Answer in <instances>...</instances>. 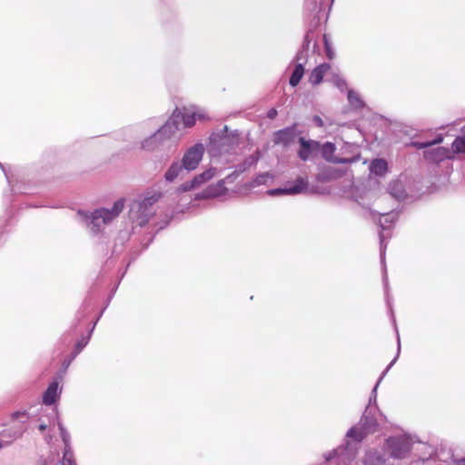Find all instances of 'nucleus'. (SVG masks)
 Wrapping results in <instances>:
<instances>
[{"instance_id":"72a5a7b5","label":"nucleus","mask_w":465,"mask_h":465,"mask_svg":"<svg viewBox=\"0 0 465 465\" xmlns=\"http://www.w3.org/2000/svg\"><path fill=\"white\" fill-rule=\"evenodd\" d=\"M62 465H76L71 446L64 449Z\"/></svg>"},{"instance_id":"ddd939ff","label":"nucleus","mask_w":465,"mask_h":465,"mask_svg":"<svg viewBox=\"0 0 465 465\" xmlns=\"http://www.w3.org/2000/svg\"><path fill=\"white\" fill-rule=\"evenodd\" d=\"M364 465H391L390 463V458L384 451L383 447L381 449H370L365 452L363 458Z\"/></svg>"},{"instance_id":"79ce46f5","label":"nucleus","mask_w":465,"mask_h":465,"mask_svg":"<svg viewBox=\"0 0 465 465\" xmlns=\"http://www.w3.org/2000/svg\"><path fill=\"white\" fill-rule=\"evenodd\" d=\"M76 358V356H74L73 353H70L68 356H66L63 362H62V372L64 373L66 372L68 367L70 366V364L73 362V361Z\"/></svg>"},{"instance_id":"2f4dec72","label":"nucleus","mask_w":465,"mask_h":465,"mask_svg":"<svg viewBox=\"0 0 465 465\" xmlns=\"http://www.w3.org/2000/svg\"><path fill=\"white\" fill-rule=\"evenodd\" d=\"M27 430V427L25 426H21V427H18V428H11V429H8V430H5L2 432V435L4 437L5 436H8L12 439H19L23 436V434Z\"/></svg>"},{"instance_id":"4468645a","label":"nucleus","mask_w":465,"mask_h":465,"mask_svg":"<svg viewBox=\"0 0 465 465\" xmlns=\"http://www.w3.org/2000/svg\"><path fill=\"white\" fill-rule=\"evenodd\" d=\"M300 149L298 156L302 161H308L312 155L320 150L321 143L314 140H306L304 137L299 138Z\"/></svg>"},{"instance_id":"39448f33","label":"nucleus","mask_w":465,"mask_h":465,"mask_svg":"<svg viewBox=\"0 0 465 465\" xmlns=\"http://www.w3.org/2000/svg\"><path fill=\"white\" fill-rule=\"evenodd\" d=\"M384 419L385 417L378 410L377 406H367L359 422L346 432V437L357 439L358 441H363L368 435L379 430L380 425Z\"/></svg>"},{"instance_id":"2eb2a0df","label":"nucleus","mask_w":465,"mask_h":465,"mask_svg":"<svg viewBox=\"0 0 465 465\" xmlns=\"http://www.w3.org/2000/svg\"><path fill=\"white\" fill-rule=\"evenodd\" d=\"M224 184H225V180H220L216 183L210 184L201 193H198L195 196V198L196 199H209V198H216V197L224 195L228 191Z\"/></svg>"},{"instance_id":"a211bd4d","label":"nucleus","mask_w":465,"mask_h":465,"mask_svg":"<svg viewBox=\"0 0 465 465\" xmlns=\"http://www.w3.org/2000/svg\"><path fill=\"white\" fill-rule=\"evenodd\" d=\"M175 115H177V118L175 119V125L177 126V131L180 129L181 124H183L184 128H191L195 124L196 114L193 112H181L178 109H176L168 120H172Z\"/></svg>"},{"instance_id":"412c9836","label":"nucleus","mask_w":465,"mask_h":465,"mask_svg":"<svg viewBox=\"0 0 465 465\" xmlns=\"http://www.w3.org/2000/svg\"><path fill=\"white\" fill-rule=\"evenodd\" d=\"M369 169L374 175L382 177L388 172V163L383 158H376L371 162Z\"/></svg>"},{"instance_id":"dca6fc26","label":"nucleus","mask_w":465,"mask_h":465,"mask_svg":"<svg viewBox=\"0 0 465 465\" xmlns=\"http://www.w3.org/2000/svg\"><path fill=\"white\" fill-rule=\"evenodd\" d=\"M62 393V388L59 386V381L54 380L43 393V403L46 406L54 404Z\"/></svg>"},{"instance_id":"58836bf2","label":"nucleus","mask_w":465,"mask_h":465,"mask_svg":"<svg viewBox=\"0 0 465 465\" xmlns=\"http://www.w3.org/2000/svg\"><path fill=\"white\" fill-rule=\"evenodd\" d=\"M59 430H60V436L62 438V440L64 444V448H67V446H71L70 444V434L65 430V428L63 426L62 423H59Z\"/></svg>"},{"instance_id":"09e8293b","label":"nucleus","mask_w":465,"mask_h":465,"mask_svg":"<svg viewBox=\"0 0 465 465\" xmlns=\"http://www.w3.org/2000/svg\"><path fill=\"white\" fill-rule=\"evenodd\" d=\"M376 401H377V396L371 394L368 406H377Z\"/></svg>"},{"instance_id":"de8ad7c7","label":"nucleus","mask_w":465,"mask_h":465,"mask_svg":"<svg viewBox=\"0 0 465 465\" xmlns=\"http://www.w3.org/2000/svg\"><path fill=\"white\" fill-rule=\"evenodd\" d=\"M350 162H351V160L348 159V158H338V157H335L331 163H348Z\"/></svg>"},{"instance_id":"37998d69","label":"nucleus","mask_w":465,"mask_h":465,"mask_svg":"<svg viewBox=\"0 0 465 465\" xmlns=\"http://www.w3.org/2000/svg\"><path fill=\"white\" fill-rule=\"evenodd\" d=\"M323 38H324V45H325V49H326L327 56H328L330 59H331V58H332V55H333V53H332V51H331V46H330V44H329V42H328V40H327L326 35H324V36H323Z\"/></svg>"},{"instance_id":"20e7f679","label":"nucleus","mask_w":465,"mask_h":465,"mask_svg":"<svg viewBox=\"0 0 465 465\" xmlns=\"http://www.w3.org/2000/svg\"><path fill=\"white\" fill-rule=\"evenodd\" d=\"M92 307H93V305L89 301H84L83 302L82 306L80 307V309L77 311L75 317H74V321L72 322V324H71L69 330L62 337L63 341L66 345H68L71 343V341L74 336H76L78 334L81 335V338L75 342L74 350L71 352L74 354V356H77L84 350V348L88 344V342L91 339L92 333L95 328V325L103 314V311H102L101 313L96 318V320L94 322V323H93L92 327L90 328V330L88 331V332L86 334H84L83 330H82V324H83L84 320L89 314Z\"/></svg>"},{"instance_id":"7c9ffc66","label":"nucleus","mask_w":465,"mask_h":465,"mask_svg":"<svg viewBox=\"0 0 465 465\" xmlns=\"http://www.w3.org/2000/svg\"><path fill=\"white\" fill-rule=\"evenodd\" d=\"M215 169L210 168L203 173L196 175L193 177L194 182L196 183L197 186L206 183L210 179H212L214 176Z\"/></svg>"},{"instance_id":"bb28decb","label":"nucleus","mask_w":465,"mask_h":465,"mask_svg":"<svg viewBox=\"0 0 465 465\" xmlns=\"http://www.w3.org/2000/svg\"><path fill=\"white\" fill-rule=\"evenodd\" d=\"M321 154L324 160L331 163L335 158L334 153L336 151V146L333 143L326 142L323 144H321L320 150Z\"/></svg>"},{"instance_id":"c9c22d12","label":"nucleus","mask_w":465,"mask_h":465,"mask_svg":"<svg viewBox=\"0 0 465 465\" xmlns=\"http://www.w3.org/2000/svg\"><path fill=\"white\" fill-rule=\"evenodd\" d=\"M452 149L455 153H465V135L455 138L452 143Z\"/></svg>"},{"instance_id":"c85d7f7f","label":"nucleus","mask_w":465,"mask_h":465,"mask_svg":"<svg viewBox=\"0 0 465 465\" xmlns=\"http://www.w3.org/2000/svg\"><path fill=\"white\" fill-rule=\"evenodd\" d=\"M183 170L184 169L179 162H173L164 173L165 180L167 182L174 181Z\"/></svg>"},{"instance_id":"f8f14e48","label":"nucleus","mask_w":465,"mask_h":465,"mask_svg":"<svg viewBox=\"0 0 465 465\" xmlns=\"http://www.w3.org/2000/svg\"><path fill=\"white\" fill-rule=\"evenodd\" d=\"M204 147L203 143H195L186 150L182 159V166L187 172L195 170L203 159Z\"/></svg>"},{"instance_id":"6e6d98bb","label":"nucleus","mask_w":465,"mask_h":465,"mask_svg":"<svg viewBox=\"0 0 465 465\" xmlns=\"http://www.w3.org/2000/svg\"><path fill=\"white\" fill-rule=\"evenodd\" d=\"M387 303L389 304V306L391 307V304H390V301H389V298L387 297Z\"/></svg>"},{"instance_id":"a18cd8bd","label":"nucleus","mask_w":465,"mask_h":465,"mask_svg":"<svg viewBox=\"0 0 465 465\" xmlns=\"http://www.w3.org/2000/svg\"><path fill=\"white\" fill-rule=\"evenodd\" d=\"M312 121L318 127L323 126V121L319 115H314Z\"/></svg>"},{"instance_id":"f704fd0d","label":"nucleus","mask_w":465,"mask_h":465,"mask_svg":"<svg viewBox=\"0 0 465 465\" xmlns=\"http://www.w3.org/2000/svg\"><path fill=\"white\" fill-rule=\"evenodd\" d=\"M442 140H443L442 137H439V138H436L433 141H430V142L413 141L411 143V145L416 149H424V148H428L433 144L440 143L442 142Z\"/></svg>"},{"instance_id":"8fccbe9b","label":"nucleus","mask_w":465,"mask_h":465,"mask_svg":"<svg viewBox=\"0 0 465 465\" xmlns=\"http://www.w3.org/2000/svg\"><path fill=\"white\" fill-rule=\"evenodd\" d=\"M194 113L196 114V119L204 120V119L207 118L204 113H202L200 111H197V112H194Z\"/></svg>"},{"instance_id":"423d86ee","label":"nucleus","mask_w":465,"mask_h":465,"mask_svg":"<svg viewBox=\"0 0 465 465\" xmlns=\"http://www.w3.org/2000/svg\"><path fill=\"white\" fill-rule=\"evenodd\" d=\"M357 439L347 438L344 443L334 449L332 451L324 454L326 463L336 465H350L357 457L361 444Z\"/></svg>"},{"instance_id":"a878e982","label":"nucleus","mask_w":465,"mask_h":465,"mask_svg":"<svg viewBox=\"0 0 465 465\" xmlns=\"http://www.w3.org/2000/svg\"><path fill=\"white\" fill-rule=\"evenodd\" d=\"M447 151L443 147H438L431 150H427L424 152V157L430 161L439 163L443 161L446 158Z\"/></svg>"},{"instance_id":"9d476101","label":"nucleus","mask_w":465,"mask_h":465,"mask_svg":"<svg viewBox=\"0 0 465 465\" xmlns=\"http://www.w3.org/2000/svg\"><path fill=\"white\" fill-rule=\"evenodd\" d=\"M175 115L172 120H168L160 129L153 135L142 142V148L146 151L154 150L164 139L170 138L177 131L175 125Z\"/></svg>"},{"instance_id":"ea45409f","label":"nucleus","mask_w":465,"mask_h":465,"mask_svg":"<svg viewBox=\"0 0 465 465\" xmlns=\"http://www.w3.org/2000/svg\"><path fill=\"white\" fill-rule=\"evenodd\" d=\"M305 8L308 11L318 13L321 6L318 5L317 0H305Z\"/></svg>"},{"instance_id":"4be33fe9","label":"nucleus","mask_w":465,"mask_h":465,"mask_svg":"<svg viewBox=\"0 0 465 465\" xmlns=\"http://www.w3.org/2000/svg\"><path fill=\"white\" fill-rule=\"evenodd\" d=\"M331 69V65L329 64L323 63L320 65H318L316 68L312 70L309 76V82L313 84H319L322 79L324 74L327 71Z\"/></svg>"},{"instance_id":"393cba45","label":"nucleus","mask_w":465,"mask_h":465,"mask_svg":"<svg viewBox=\"0 0 465 465\" xmlns=\"http://www.w3.org/2000/svg\"><path fill=\"white\" fill-rule=\"evenodd\" d=\"M396 334H397V343H398V346H397V353H396V356L394 357V359L390 362V364L386 367V369L381 372L378 381L376 382L375 386L373 387L372 391H371V395H376L377 396V389L379 387V384L380 382L382 381V379L385 377V375L387 374V372L389 371V370L395 364V362L397 361L398 360V357L401 353V341H400V335H399V331L398 330L396 329Z\"/></svg>"},{"instance_id":"f03ea898","label":"nucleus","mask_w":465,"mask_h":465,"mask_svg":"<svg viewBox=\"0 0 465 465\" xmlns=\"http://www.w3.org/2000/svg\"><path fill=\"white\" fill-rule=\"evenodd\" d=\"M163 194L161 191L150 189L139 194L129 205L128 218L132 223V232L122 231L119 232L118 241H127L131 233H135L137 227H144L156 214L158 203Z\"/></svg>"},{"instance_id":"3c124183","label":"nucleus","mask_w":465,"mask_h":465,"mask_svg":"<svg viewBox=\"0 0 465 465\" xmlns=\"http://www.w3.org/2000/svg\"><path fill=\"white\" fill-rule=\"evenodd\" d=\"M456 465H465V458L455 460Z\"/></svg>"},{"instance_id":"5701e85b","label":"nucleus","mask_w":465,"mask_h":465,"mask_svg":"<svg viewBox=\"0 0 465 465\" xmlns=\"http://www.w3.org/2000/svg\"><path fill=\"white\" fill-rule=\"evenodd\" d=\"M260 159V153L255 152L254 153L247 156L242 163L235 165L234 169L236 170V173H242L245 171L249 170L252 166L256 165Z\"/></svg>"},{"instance_id":"cd10ccee","label":"nucleus","mask_w":465,"mask_h":465,"mask_svg":"<svg viewBox=\"0 0 465 465\" xmlns=\"http://www.w3.org/2000/svg\"><path fill=\"white\" fill-rule=\"evenodd\" d=\"M304 74V65L302 63L295 64L294 69L290 76L289 84L291 86L295 87L299 84L301 79Z\"/></svg>"},{"instance_id":"6e6552de","label":"nucleus","mask_w":465,"mask_h":465,"mask_svg":"<svg viewBox=\"0 0 465 465\" xmlns=\"http://www.w3.org/2000/svg\"><path fill=\"white\" fill-rule=\"evenodd\" d=\"M239 141L238 130L229 133L227 125H224L218 133H213L210 137L212 150L219 154L232 153L238 147Z\"/></svg>"},{"instance_id":"49530a36","label":"nucleus","mask_w":465,"mask_h":465,"mask_svg":"<svg viewBox=\"0 0 465 465\" xmlns=\"http://www.w3.org/2000/svg\"><path fill=\"white\" fill-rule=\"evenodd\" d=\"M277 110L275 108H271L267 113V117L269 119H274L277 116Z\"/></svg>"},{"instance_id":"7ed1b4c3","label":"nucleus","mask_w":465,"mask_h":465,"mask_svg":"<svg viewBox=\"0 0 465 465\" xmlns=\"http://www.w3.org/2000/svg\"><path fill=\"white\" fill-rule=\"evenodd\" d=\"M125 200L120 198L112 208H97L92 212L78 210L77 215L94 235L103 232V226L111 223L124 211Z\"/></svg>"},{"instance_id":"9b49d317","label":"nucleus","mask_w":465,"mask_h":465,"mask_svg":"<svg viewBox=\"0 0 465 465\" xmlns=\"http://www.w3.org/2000/svg\"><path fill=\"white\" fill-rule=\"evenodd\" d=\"M307 189L308 181L303 177H298L293 182H288L283 187L268 190L267 193L271 196L296 195L306 192Z\"/></svg>"},{"instance_id":"f257e3e1","label":"nucleus","mask_w":465,"mask_h":465,"mask_svg":"<svg viewBox=\"0 0 465 465\" xmlns=\"http://www.w3.org/2000/svg\"><path fill=\"white\" fill-rule=\"evenodd\" d=\"M163 194L161 191L150 189L139 194L129 205L128 218L132 223V232L122 231L119 232L118 241H127L131 233H135L137 227H144L156 214L158 203Z\"/></svg>"},{"instance_id":"b1692460","label":"nucleus","mask_w":465,"mask_h":465,"mask_svg":"<svg viewBox=\"0 0 465 465\" xmlns=\"http://www.w3.org/2000/svg\"><path fill=\"white\" fill-rule=\"evenodd\" d=\"M347 99L350 106L355 111L363 109L365 107V103L361 99L360 94L353 89L347 90Z\"/></svg>"},{"instance_id":"5fc2aeb1","label":"nucleus","mask_w":465,"mask_h":465,"mask_svg":"<svg viewBox=\"0 0 465 465\" xmlns=\"http://www.w3.org/2000/svg\"><path fill=\"white\" fill-rule=\"evenodd\" d=\"M153 236L151 237L150 241L143 246V249H146L149 243L153 241Z\"/></svg>"},{"instance_id":"864d4df0","label":"nucleus","mask_w":465,"mask_h":465,"mask_svg":"<svg viewBox=\"0 0 465 465\" xmlns=\"http://www.w3.org/2000/svg\"><path fill=\"white\" fill-rule=\"evenodd\" d=\"M46 428H47V425H46V424H45V423H41V424L38 426V429H39V430H41V431L45 430H46Z\"/></svg>"},{"instance_id":"473e14b6","label":"nucleus","mask_w":465,"mask_h":465,"mask_svg":"<svg viewBox=\"0 0 465 465\" xmlns=\"http://www.w3.org/2000/svg\"><path fill=\"white\" fill-rule=\"evenodd\" d=\"M0 168L3 170L5 176L6 178V181L11 187L12 191L15 193H24L21 188H16V185L14 184L15 179L13 173H11L10 170H7L1 163H0Z\"/></svg>"},{"instance_id":"a19ab883","label":"nucleus","mask_w":465,"mask_h":465,"mask_svg":"<svg viewBox=\"0 0 465 465\" xmlns=\"http://www.w3.org/2000/svg\"><path fill=\"white\" fill-rule=\"evenodd\" d=\"M197 187V184L196 183L194 182L193 179H192L191 181L189 182H185L183 183H182L179 187V191L181 192H189L194 188Z\"/></svg>"},{"instance_id":"f3484780","label":"nucleus","mask_w":465,"mask_h":465,"mask_svg":"<svg viewBox=\"0 0 465 465\" xmlns=\"http://www.w3.org/2000/svg\"><path fill=\"white\" fill-rule=\"evenodd\" d=\"M295 131L296 125L286 127L281 130H278L274 133L273 141L276 144H282L284 146H288L291 144L295 138Z\"/></svg>"},{"instance_id":"4d7b16f0","label":"nucleus","mask_w":465,"mask_h":465,"mask_svg":"<svg viewBox=\"0 0 465 465\" xmlns=\"http://www.w3.org/2000/svg\"><path fill=\"white\" fill-rule=\"evenodd\" d=\"M331 2H333V0H331Z\"/></svg>"},{"instance_id":"603ef678","label":"nucleus","mask_w":465,"mask_h":465,"mask_svg":"<svg viewBox=\"0 0 465 465\" xmlns=\"http://www.w3.org/2000/svg\"><path fill=\"white\" fill-rule=\"evenodd\" d=\"M12 441H6V442H4L3 440H0V450L5 446H8L9 444H11Z\"/></svg>"},{"instance_id":"c03bdc74","label":"nucleus","mask_w":465,"mask_h":465,"mask_svg":"<svg viewBox=\"0 0 465 465\" xmlns=\"http://www.w3.org/2000/svg\"><path fill=\"white\" fill-rule=\"evenodd\" d=\"M240 174L239 173H236V170L234 169V171L228 174L223 180H225V183H233L234 180L239 176Z\"/></svg>"},{"instance_id":"4c0bfd02","label":"nucleus","mask_w":465,"mask_h":465,"mask_svg":"<svg viewBox=\"0 0 465 465\" xmlns=\"http://www.w3.org/2000/svg\"><path fill=\"white\" fill-rule=\"evenodd\" d=\"M333 84L341 92H343L345 89H347L346 80L338 74H335L333 76Z\"/></svg>"},{"instance_id":"0eeeda50","label":"nucleus","mask_w":465,"mask_h":465,"mask_svg":"<svg viewBox=\"0 0 465 465\" xmlns=\"http://www.w3.org/2000/svg\"><path fill=\"white\" fill-rule=\"evenodd\" d=\"M414 442L411 435L402 433L388 437L382 447L390 459L401 460L409 457Z\"/></svg>"},{"instance_id":"c756f323","label":"nucleus","mask_w":465,"mask_h":465,"mask_svg":"<svg viewBox=\"0 0 465 465\" xmlns=\"http://www.w3.org/2000/svg\"><path fill=\"white\" fill-rule=\"evenodd\" d=\"M272 179H273V175L271 173H269V172L261 173L253 178L252 185L253 186L265 185L269 182L272 181Z\"/></svg>"},{"instance_id":"6ab92c4d","label":"nucleus","mask_w":465,"mask_h":465,"mask_svg":"<svg viewBox=\"0 0 465 465\" xmlns=\"http://www.w3.org/2000/svg\"><path fill=\"white\" fill-rule=\"evenodd\" d=\"M312 39H313L312 31L309 30L305 34L302 47L297 52V54L294 57L295 64L302 63V65H305V64L307 63V58H308L309 45H310L311 42L312 41Z\"/></svg>"},{"instance_id":"1a4fd4ad","label":"nucleus","mask_w":465,"mask_h":465,"mask_svg":"<svg viewBox=\"0 0 465 465\" xmlns=\"http://www.w3.org/2000/svg\"><path fill=\"white\" fill-rule=\"evenodd\" d=\"M397 219H398V213H396L394 211L381 214L379 219V224L381 229V231L379 233L381 262L383 266V282H384V286H385L386 291L388 288V280H387L386 267H385V252H386V248H387V240L391 238V234H390V232H387V231L391 230L392 224L396 222Z\"/></svg>"},{"instance_id":"aec40b11","label":"nucleus","mask_w":465,"mask_h":465,"mask_svg":"<svg viewBox=\"0 0 465 465\" xmlns=\"http://www.w3.org/2000/svg\"><path fill=\"white\" fill-rule=\"evenodd\" d=\"M388 193L397 201H402L407 197L404 185L401 181H391L388 185Z\"/></svg>"},{"instance_id":"e433bc0d","label":"nucleus","mask_w":465,"mask_h":465,"mask_svg":"<svg viewBox=\"0 0 465 465\" xmlns=\"http://www.w3.org/2000/svg\"><path fill=\"white\" fill-rule=\"evenodd\" d=\"M11 418L13 420H19L22 424H25L29 419V414L26 411H17L12 413Z\"/></svg>"}]
</instances>
